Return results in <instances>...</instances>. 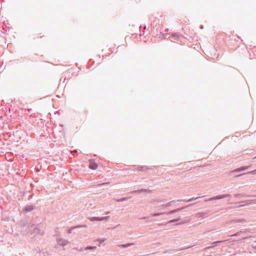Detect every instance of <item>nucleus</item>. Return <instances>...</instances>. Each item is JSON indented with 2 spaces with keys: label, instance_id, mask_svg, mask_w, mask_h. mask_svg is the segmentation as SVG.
Segmentation results:
<instances>
[{
  "label": "nucleus",
  "instance_id": "6",
  "mask_svg": "<svg viewBox=\"0 0 256 256\" xmlns=\"http://www.w3.org/2000/svg\"><path fill=\"white\" fill-rule=\"evenodd\" d=\"M248 173H250V174H256V170H253V171H251L250 172H249Z\"/></svg>",
  "mask_w": 256,
  "mask_h": 256
},
{
  "label": "nucleus",
  "instance_id": "11",
  "mask_svg": "<svg viewBox=\"0 0 256 256\" xmlns=\"http://www.w3.org/2000/svg\"><path fill=\"white\" fill-rule=\"evenodd\" d=\"M96 247H90V248H95Z\"/></svg>",
  "mask_w": 256,
  "mask_h": 256
},
{
  "label": "nucleus",
  "instance_id": "1",
  "mask_svg": "<svg viewBox=\"0 0 256 256\" xmlns=\"http://www.w3.org/2000/svg\"><path fill=\"white\" fill-rule=\"evenodd\" d=\"M89 168L92 169V170H96L98 167V164L95 162L93 160H90L89 161Z\"/></svg>",
  "mask_w": 256,
  "mask_h": 256
},
{
  "label": "nucleus",
  "instance_id": "10",
  "mask_svg": "<svg viewBox=\"0 0 256 256\" xmlns=\"http://www.w3.org/2000/svg\"><path fill=\"white\" fill-rule=\"evenodd\" d=\"M222 242V241H218V242H216L215 243H220V242Z\"/></svg>",
  "mask_w": 256,
  "mask_h": 256
},
{
  "label": "nucleus",
  "instance_id": "8",
  "mask_svg": "<svg viewBox=\"0 0 256 256\" xmlns=\"http://www.w3.org/2000/svg\"><path fill=\"white\" fill-rule=\"evenodd\" d=\"M177 211H178V210H172V211L170 212V213L175 212H176Z\"/></svg>",
  "mask_w": 256,
  "mask_h": 256
},
{
  "label": "nucleus",
  "instance_id": "3",
  "mask_svg": "<svg viewBox=\"0 0 256 256\" xmlns=\"http://www.w3.org/2000/svg\"><path fill=\"white\" fill-rule=\"evenodd\" d=\"M228 196H230L229 194H222V195L210 198L208 200H219V199L224 198L228 197Z\"/></svg>",
  "mask_w": 256,
  "mask_h": 256
},
{
  "label": "nucleus",
  "instance_id": "5",
  "mask_svg": "<svg viewBox=\"0 0 256 256\" xmlns=\"http://www.w3.org/2000/svg\"><path fill=\"white\" fill-rule=\"evenodd\" d=\"M33 209H34V207L32 206H28L25 208V211L26 212H30V211L32 210Z\"/></svg>",
  "mask_w": 256,
  "mask_h": 256
},
{
  "label": "nucleus",
  "instance_id": "2",
  "mask_svg": "<svg viewBox=\"0 0 256 256\" xmlns=\"http://www.w3.org/2000/svg\"><path fill=\"white\" fill-rule=\"evenodd\" d=\"M108 216L102 217V218L91 217V218H89L88 219L91 222H94V221H96V220L102 221L104 220H107L108 219Z\"/></svg>",
  "mask_w": 256,
  "mask_h": 256
},
{
  "label": "nucleus",
  "instance_id": "4",
  "mask_svg": "<svg viewBox=\"0 0 256 256\" xmlns=\"http://www.w3.org/2000/svg\"><path fill=\"white\" fill-rule=\"evenodd\" d=\"M248 168V166H242L241 168H237V169L235 170H234L233 171V172H240L242 170H245L247 169Z\"/></svg>",
  "mask_w": 256,
  "mask_h": 256
},
{
  "label": "nucleus",
  "instance_id": "13",
  "mask_svg": "<svg viewBox=\"0 0 256 256\" xmlns=\"http://www.w3.org/2000/svg\"><path fill=\"white\" fill-rule=\"evenodd\" d=\"M83 227H86V225H84L82 226Z\"/></svg>",
  "mask_w": 256,
  "mask_h": 256
},
{
  "label": "nucleus",
  "instance_id": "9",
  "mask_svg": "<svg viewBox=\"0 0 256 256\" xmlns=\"http://www.w3.org/2000/svg\"><path fill=\"white\" fill-rule=\"evenodd\" d=\"M130 244H128V245H123L122 246L125 248V247H126L127 246H130Z\"/></svg>",
  "mask_w": 256,
  "mask_h": 256
},
{
  "label": "nucleus",
  "instance_id": "7",
  "mask_svg": "<svg viewBox=\"0 0 256 256\" xmlns=\"http://www.w3.org/2000/svg\"><path fill=\"white\" fill-rule=\"evenodd\" d=\"M162 213H160V214H154V216H159L160 214H162Z\"/></svg>",
  "mask_w": 256,
  "mask_h": 256
},
{
  "label": "nucleus",
  "instance_id": "12",
  "mask_svg": "<svg viewBox=\"0 0 256 256\" xmlns=\"http://www.w3.org/2000/svg\"><path fill=\"white\" fill-rule=\"evenodd\" d=\"M125 200V198H122L120 200Z\"/></svg>",
  "mask_w": 256,
  "mask_h": 256
}]
</instances>
